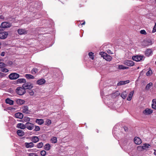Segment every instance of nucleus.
<instances>
[{
  "label": "nucleus",
  "instance_id": "obj_1",
  "mask_svg": "<svg viewBox=\"0 0 156 156\" xmlns=\"http://www.w3.org/2000/svg\"><path fill=\"white\" fill-rule=\"evenodd\" d=\"M101 57L107 61H110L112 59V57L103 52H100L99 53Z\"/></svg>",
  "mask_w": 156,
  "mask_h": 156
},
{
  "label": "nucleus",
  "instance_id": "obj_2",
  "mask_svg": "<svg viewBox=\"0 0 156 156\" xmlns=\"http://www.w3.org/2000/svg\"><path fill=\"white\" fill-rule=\"evenodd\" d=\"M53 75L51 76L52 78L55 79L57 77H58L59 76H60L62 75V73L60 70L56 68H54L53 69Z\"/></svg>",
  "mask_w": 156,
  "mask_h": 156
},
{
  "label": "nucleus",
  "instance_id": "obj_3",
  "mask_svg": "<svg viewBox=\"0 0 156 156\" xmlns=\"http://www.w3.org/2000/svg\"><path fill=\"white\" fill-rule=\"evenodd\" d=\"M16 91L17 94L20 95L24 94L26 91L23 87H18L16 89Z\"/></svg>",
  "mask_w": 156,
  "mask_h": 156
},
{
  "label": "nucleus",
  "instance_id": "obj_4",
  "mask_svg": "<svg viewBox=\"0 0 156 156\" xmlns=\"http://www.w3.org/2000/svg\"><path fill=\"white\" fill-rule=\"evenodd\" d=\"M142 41H141V44L142 46L145 47L151 45L152 43L151 40H142Z\"/></svg>",
  "mask_w": 156,
  "mask_h": 156
},
{
  "label": "nucleus",
  "instance_id": "obj_5",
  "mask_svg": "<svg viewBox=\"0 0 156 156\" xmlns=\"http://www.w3.org/2000/svg\"><path fill=\"white\" fill-rule=\"evenodd\" d=\"M9 78L11 80H16L20 77L19 74L16 73H12L9 76Z\"/></svg>",
  "mask_w": 156,
  "mask_h": 156
},
{
  "label": "nucleus",
  "instance_id": "obj_6",
  "mask_svg": "<svg viewBox=\"0 0 156 156\" xmlns=\"http://www.w3.org/2000/svg\"><path fill=\"white\" fill-rule=\"evenodd\" d=\"M132 58L134 61H135L136 62H139L141 60H144V57L143 56L136 55L133 56Z\"/></svg>",
  "mask_w": 156,
  "mask_h": 156
},
{
  "label": "nucleus",
  "instance_id": "obj_7",
  "mask_svg": "<svg viewBox=\"0 0 156 156\" xmlns=\"http://www.w3.org/2000/svg\"><path fill=\"white\" fill-rule=\"evenodd\" d=\"M1 26L3 28H9L12 26V23L10 22H2L1 24Z\"/></svg>",
  "mask_w": 156,
  "mask_h": 156
},
{
  "label": "nucleus",
  "instance_id": "obj_8",
  "mask_svg": "<svg viewBox=\"0 0 156 156\" xmlns=\"http://www.w3.org/2000/svg\"><path fill=\"white\" fill-rule=\"evenodd\" d=\"M22 87L25 90L27 89H30L33 88V86L30 83H24L22 85Z\"/></svg>",
  "mask_w": 156,
  "mask_h": 156
},
{
  "label": "nucleus",
  "instance_id": "obj_9",
  "mask_svg": "<svg viewBox=\"0 0 156 156\" xmlns=\"http://www.w3.org/2000/svg\"><path fill=\"white\" fill-rule=\"evenodd\" d=\"M153 111L150 108H147L143 111V113L145 115H149L152 113Z\"/></svg>",
  "mask_w": 156,
  "mask_h": 156
},
{
  "label": "nucleus",
  "instance_id": "obj_10",
  "mask_svg": "<svg viewBox=\"0 0 156 156\" xmlns=\"http://www.w3.org/2000/svg\"><path fill=\"white\" fill-rule=\"evenodd\" d=\"M26 128L29 130H32L34 128V124L33 123L27 122L25 124Z\"/></svg>",
  "mask_w": 156,
  "mask_h": 156
},
{
  "label": "nucleus",
  "instance_id": "obj_11",
  "mask_svg": "<svg viewBox=\"0 0 156 156\" xmlns=\"http://www.w3.org/2000/svg\"><path fill=\"white\" fill-rule=\"evenodd\" d=\"M7 32L4 31L0 33V39H5L8 35Z\"/></svg>",
  "mask_w": 156,
  "mask_h": 156
},
{
  "label": "nucleus",
  "instance_id": "obj_12",
  "mask_svg": "<svg viewBox=\"0 0 156 156\" xmlns=\"http://www.w3.org/2000/svg\"><path fill=\"white\" fill-rule=\"evenodd\" d=\"M124 64L128 66H133L134 65V62L131 60H126L125 61Z\"/></svg>",
  "mask_w": 156,
  "mask_h": 156
},
{
  "label": "nucleus",
  "instance_id": "obj_13",
  "mask_svg": "<svg viewBox=\"0 0 156 156\" xmlns=\"http://www.w3.org/2000/svg\"><path fill=\"white\" fill-rule=\"evenodd\" d=\"M18 33L20 35L27 34V31L24 29H20L18 30Z\"/></svg>",
  "mask_w": 156,
  "mask_h": 156
},
{
  "label": "nucleus",
  "instance_id": "obj_14",
  "mask_svg": "<svg viewBox=\"0 0 156 156\" xmlns=\"http://www.w3.org/2000/svg\"><path fill=\"white\" fill-rule=\"evenodd\" d=\"M22 112L26 114H29V111L28 107L27 106H24L22 108Z\"/></svg>",
  "mask_w": 156,
  "mask_h": 156
},
{
  "label": "nucleus",
  "instance_id": "obj_15",
  "mask_svg": "<svg viewBox=\"0 0 156 156\" xmlns=\"http://www.w3.org/2000/svg\"><path fill=\"white\" fill-rule=\"evenodd\" d=\"M51 86L50 89L51 90H53V93H54L55 91L58 89L57 88H55V84L54 83H50V85H49V86Z\"/></svg>",
  "mask_w": 156,
  "mask_h": 156
},
{
  "label": "nucleus",
  "instance_id": "obj_16",
  "mask_svg": "<svg viewBox=\"0 0 156 156\" xmlns=\"http://www.w3.org/2000/svg\"><path fill=\"white\" fill-rule=\"evenodd\" d=\"M134 140L135 144H140L142 143L141 139L138 137H135Z\"/></svg>",
  "mask_w": 156,
  "mask_h": 156
},
{
  "label": "nucleus",
  "instance_id": "obj_17",
  "mask_svg": "<svg viewBox=\"0 0 156 156\" xmlns=\"http://www.w3.org/2000/svg\"><path fill=\"white\" fill-rule=\"evenodd\" d=\"M152 51L151 49H147L145 51V54L147 56H149L152 54Z\"/></svg>",
  "mask_w": 156,
  "mask_h": 156
},
{
  "label": "nucleus",
  "instance_id": "obj_18",
  "mask_svg": "<svg viewBox=\"0 0 156 156\" xmlns=\"http://www.w3.org/2000/svg\"><path fill=\"white\" fill-rule=\"evenodd\" d=\"M16 103L18 105H22L24 104L25 101L20 99H16L15 100Z\"/></svg>",
  "mask_w": 156,
  "mask_h": 156
},
{
  "label": "nucleus",
  "instance_id": "obj_19",
  "mask_svg": "<svg viewBox=\"0 0 156 156\" xmlns=\"http://www.w3.org/2000/svg\"><path fill=\"white\" fill-rule=\"evenodd\" d=\"M142 147L144 151V150H147V149L151 147V145L148 144H142Z\"/></svg>",
  "mask_w": 156,
  "mask_h": 156
},
{
  "label": "nucleus",
  "instance_id": "obj_20",
  "mask_svg": "<svg viewBox=\"0 0 156 156\" xmlns=\"http://www.w3.org/2000/svg\"><path fill=\"white\" fill-rule=\"evenodd\" d=\"M25 145L27 148H30L34 147V144L32 142L29 143L26 142L25 143Z\"/></svg>",
  "mask_w": 156,
  "mask_h": 156
},
{
  "label": "nucleus",
  "instance_id": "obj_21",
  "mask_svg": "<svg viewBox=\"0 0 156 156\" xmlns=\"http://www.w3.org/2000/svg\"><path fill=\"white\" fill-rule=\"evenodd\" d=\"M15 116L17 118L22 119L23 116L22 113L21 112H17L15 114Z\"/></svg>",
  "mask_w": 156,
  "mask_h": 156
},
{
  "label": "nucleus",
  "instance_id": "obj_22",
  "mask_svg": "<svg viewBox=\"0 0 156 156\" xmlns=\"http://www.w3.org/2000/svg\"><path fill=\"white\" fill-rule=\"evenodd\" d=\"M46 81L44 79H41L40 80H38L37 81V84L39 85H41L44 84L45 83Z\"/></svg>",
  "mask_w": 156,
  "mask_h": 156
},
{
  "label": "nucleus",
  "instance_id": "obj_23",
  "mask_svg": "<svg viewBox=\"0 0 156 156\" xmlns=\"http://www.w3.org/2000/svg\"><path fill=\"white\" fill-rule=\"evenodd\" d=\"M16 127L19 129H24L26 128L25 124L24 125L22 123H19L17 124Z\"/></svg>",
  "mask_w": 156,
  "mask_h": 156
},
{
  "label": "nucleus",
  "instance_id": "obj_24",
  "mask_svg": "<svg viewBox=\"0 0 156 156\" xmlns=\"http://www.w3.org/2000/svg\"><path fill=\"white\" fill-rule=\"evenodd\" d=\"M31 140L33 143H36L39 141V138L37 136H33L31 137Z\"/></svg>",
  "mask_w": 156,
  "mask_h": 156
},
{
  "label": "nucleus",
  "instance_id": "obj_25",
  "mask_svg": "<svg viewBox=\"0 0 156 156\" xmlns=\"http://www.w3.org/2000/svg\"><path fill=\"white\" fill-rule=\"evenodd\" d=\"M129 81L127 80L126 81H121L119 82L117 84L118 86H120L121 85H124L129 83Z\"/></svg>",
  "mask_w": 156,
  "mask_h": 156
},
{
  "label": "nucleus",
  "instance_id": "obj_26",
  "mask_svg": "<svg viewBox=\"0 0 156 156\" xmlns=\"http://www.w3.org/2000/svg\"><path fill=\"white\" fill-rule=\"evenodd\" d=\"M151 107L152 108L156 110V99L152 100Z\"/></svg>",
  "mask_w": 156,
  "mask_h": 156
},
{
  "label": "nucleus",
  "instance_id": "obj_27",
  "mask_svg": "<svg viewBox=\"0 0 156 156\" xmlns=\"http://www.w3.org/2000/svg\"><path fill=\"white\" fill-rule=\"evenodd\" d=\"M17 133L18 136H22L24 135V133L23 131L21 129L18 130L17 131Z\"/></svg>",
  "mask_w": 156,
  "mask_h": 156
},
{
  "label": "nucleus",
  "instance_id": "obj_28",
  "mask_svg": "<svg viewBox=\"0 0 156 156\" xmlns=\"http://www.w3.org/2000/svg\"><path fill=\"white\" fill-rule=\"evenodd\" d=\"M16 82L17 83H25L26 82V80L25 79L20 78L17 80Z\"/></svg>",
  "mask_w": 156,
  "mask_h": 156
},
{
  "label": "nucleus",
  "instance_id": "obj_29",
  "mask_svg": "<svg viewBox=\"0 0 156 156\" xmlns=\"http://www.w3.org/2000/svg\"><path fill=\"white\" fill-rule=\"evenodd\" d=\"M35 122L39 125H41L44 123V121L42 119H36Z\"/></svg>",
  "mask_w": 156,
  "mask_h": 156
},
{
  "label": "nucleus",
  "instance_id": "obj_30",
  "mask_svg": "<svg viewBox=\"0 0 156 156\" xmlns=\"http://www.w3.org/2000/svg\"><path fill=\"white\" fill-rule=\"evenodd\" d=\"M5 102L6 103L9 104L10 105H13L14 103V101L13 100H11L9 98H7L6 99Z\"/></svg>",
  "mask_w": 156,
  "mask_h": 156
},
{
  "label": "nucleus",
  "instance_id": "obj_31",
  "mask_svg": "<svg viewBox=\"0 0 156 156\" xmlns=\"http://www.w3.org/2000/svg\"><path fill=\"white\" fill-rule=\"evenodd\" d=\"M134 93V91H133L130 92L129 95L128 97L127 98L128 101H130L131 100L132 97Z\"/></svg>",
  "mask_w": 156,
  "mask_h": 156
},
{
  "label": "nucleus",
  "instance_id": "obj_32",
  "mask_svg": "<svg viewBox=\"0 0 156 156\" xmlns=\"http://www.w3.org/2000/svg\"><path fill=\"white\" fill-rule=\"evenodd\" d=\"M153 86V83L151 82H150L148 83L145 87V89L146 90H148Z\"/></svg>",
  "mask_w": 156,
  "mask_h": 156
},
{
  "label": "nucleus",
  "instance_id": "obj_33",
  "mask_svg": "<svg viewBox=\"0 0 156 156\" xmlns=\"http://www.w3.org/2000/svg\"><path fill=\"white\" fill-rule=\"evenodd\" d=\"M25 77L28 79H34V76L29 74H26Z\"/></svg>",
  "mask_w": 156,
  "mask_h": 156
},
{
  "label": "nucleus",
  "instance_id": "obj_34",
  "mask_svg": "<svg viewBox=\"0 0 156 156\" xmlns=\"http://www.w3.org/2000/svg\"><path fill=\"white\" fill-rule=\"evenodd\" d=\"M127 95V93L126 91L123 92L121 95V97L123 99L126 98Z\"/></svg>",
  "mask_w": 156,
  "mask_h": 156
},
{
  "label": "nucleus",
  "instance_id": "obj_35",
  "mask_svg": "<svg viewBox=\"0 0 156 156\" xmlns=\"http://www.w3.org/2000/svg\"><path fill=\"white\" fill-rule=\"evenodd\" d=\"M128 68L129 67L125 66L122 65H119L118 66V69H125Z\"/></svg>",
  "mask_w": 156,
  "mask_h": 156
},
{
  "label": "nucleus",
  "instance_id": "obj_36",
  "mask_svg": "<svg viewBox=\"0 0 156 156\" xmlns=\"http://www.w3.org/2000/svg\"><path fill=\"white\" fill-rule=\"evenodd\" d=\"M51 141L52 143H56L57 141V138L55 137H53L51 138Z\"/></svg>",
  "mask_w": 156,
  "mask_h": 156
},
{
  "label": "nucleus",
  "instance_id": "obj_37",
  "mask_svg": "<svg viewBox=\"0 0 156 156\" xmlns=\"http://www.w3.org/2000/svg\"><path fill=\"white\" fill-rule=\"evenodd\" d=\"M88 55L89 57L91 58L93 60L94 58V53L91 52H90L89 53Z\"/></svg>",
  "mask_w": 156,
  "mask_h": 156
},
{
  "label": "nucleus",
  "instance_id": "obj_38",
  "mask_svg": "<svg viewBox=\"0 0 156 156\" xmlns=\"http://www.w3.org/2000/svg\"><path fill=\"white\" fill-rule=\"evenodd\" d=\"M38 72V69L37 68H33L32 71L31 72L32 74H36Z\"/></svg>",
  "mask_w": 156,
  "mask_h": 156
},
{
  "label": "nucleus",
  "instance_id": "obj_39",
  "mask_svg": "<svg viewBox=\"0 0 156 156\" xmlns=\"http://www.w3.org/2000/svg\"><path fill=\"white\" fill-rule=\"evenodd\" d=\"M43 146V143L41 142L37 144V147L38 148H40L42 147Z\"/></svg>",
  "mask_w": 156,
  "mask_h": 156
},
{
  "label": "nucleus",
  "instance_id": "obj_40",
  "mask_svg": "<svg viewBox=\"0 0 156 156\" xmlns=\"http://www.w3.org/2000/svg\"><path fill=\"white\" fill-rule=\"evenodd\" d=\"M152 74V71L151 69H150L146 73V75L147 76H149Z\"/></svg>",
  "mask_w": 156,
  "mask_h": 156
},
{
  "label": "nucleus",
  "instance_id": "obj_41",
  "mask_svg": "<svg viewBox=\"0 0 156 156\" xmlns=\"http://www.w3.org/2000/svg\"><path fill=\"white\" fill-rule=\"evenodd\" d=\"M137 149L138 151H144L142 147V145L139 146L137 147Z\"/></svg>",
  "mask_w": 156,
  "mask_h": 156
},
{
  "label": "nucleus",
  "instance_id": "obj_42",
  "mask_svg": "<svg viewBox=\"0 0 156 156\" xmlns=\"http://www.w3.org/2000/svg\"><path fill=\"white\" fill-rule=\"evenodd\" d=\"M46 154V152L45 151L42 150L41 151V154L42 156H45Z\"/></svg>",
  "mask_w": 156,
  "mask_h": 156
},
{
  "label": "nucleus",
  "instance_id": "obj_43",
  "mask_svg": "<svg viewBox=\"0 0 156 156\" xmlns=\"http://www.w3.org/2000/svg\"><path fill=\"white\" fill-rule=\"evenodd\" d=\"M6 65L3 62H0V68H3L6 66Z\"/></svg>",
  "mask_w": 156,
  "mask_h": 156
},
{
  "label": "nucleus",
  "instance_id": "obj_44",
  "mask_svg": "<svg viewBox=\"0 0 156 156\" xmlns=\"http://www.w3.org/2000/svg\"><path fill=\"white\" fill-rule=\"evenodd\" d=\"M1 71L5 73H7L9 72V70L6 68H3L2 69Z\"/></svg>",
  "mask_w": 156,
  "mask_h": 156
},
{
  "label": "nucleus",
  "instance_id": "obj_45",
  "mask_svg": "<svg viewBox=\"0 0 156 156\" xmlns=\"http://www.w3.org/2000/svg\"><path fill=\"white\" fill-rule=\"evenodd\" d=\"M45 150L48 151L49 150V144H47L44 147Z\"/></svg>",
  "mask_w": 156,
  "mask_h": 156
},
{
  "label": "nucleus",
  "instance_id": "obj_46",
  "mask_svg": "<svg viewBox=\"0 0 156 156\" xmlns=\"http://www.w3.org/2000/svg\"><path fill=\"white\" fill-rule=\"evenodd\" d=\"M29 156H38L36 153H30L28 154Z\"/></svg>",
  "mask_w": 156,
  "mask_h": 156
},
{
  "label": "nucleus",
  "instance_id": "obj_47",
  "mask_svg": "<svg viewBox=\"0 0 156 156\" xmlns=\"http://www.w3.org/2000/svg\"><path fill=\"white\" fill-rule=\"evenodd\" d=\"M28 92L30 95L32 96L34 94V92L32 90L30 89L28 90Z\"/></svg>",
  "mask_w": 156,
  "mask_h": 156
},
{
  "label": "nucleus",
  "instance_id": "obj_48",
  "mask_svg": "<svg viewBox=\"0 0 156 156\" xmlns=\"http://www.w3.org/2000/svg\"><path fill=\"white\" fill-rule=\"evenodd\" d=\"M40 128L39 126H35V128L34 129V130L35 131H38L40 130Z\"/></svg>",
  "mask_w": 156,
  "mask_h": 156
},
{
  "label": "nucleus",
  "instance_id": "obj_49",
  "mask_svg": "<svg viewBox=\"0 0 156 156\" xmlns=\"http://www.w3.org/2000/svg\"><path fill=\"white\" fill-rule=\"evenodd\" d=\"M140 33L146 35L147 34L145 30H142L140 31Z\"/></svg>",
  "mask_w": 156,
  "mask_h": 156
},
{
  "label": "nucleus",
  "instance_id": "obj_50",
  "mask_svg": "<svg viewBox=\"0 0 156 156\" xmlns=\"http://www.w3.org/2000/svg\"><path fill=\"white\" fill-rule=\"evenodd\" d=\"M50 22L51 25V27H54V23L53 21L49 19V23Z\"/></svg>",
  "mask_w": 156,
  "mask_h": 156
},
{
  "label": "nucleus",
  "instance_id": "obj_51",
  "mask_svg": "<svg viewBox=\"0 0 156 156\" xmlns=\"http://www.w3.org/2000/svg\"><path fill=\"white\" fill-rule=\"evenodd\" d=\"M156 32V23H155V25L153 28L152 32L154 33Z\"/></svg>",
  "mask_w": 156,
  "mask_h": 156
},
{
  "label": "nucleus",
  "instance_id": "obj_52",
  "mask_svg": "<svg viewBox=\"0 0 156 156\" xmlns=\"http://www.w3.org/2000/svg\"><path fill=\"white\" fill-rule=\"evenodd\" d=\"M24 120L27 122L29 121H30V118L27 117H25L24 118Z\"/></svg>",
  "mask_w": 156,
  "mask_h": 156
},
{
  "label": "nucleus",
  "instance_id": "obj_53",
  "mask_svg": "<svg viewBox=\"0 0 156 156\" xmlns=\"http://www.w3.org/2000/svg\"><path fill=\"white\" fill-rule=\"evenodd\" d=\"M5 76V74L2 73L0 72V77L2 78Z\"/></svg>",
  "mask_w": 156,
  "mask_h": 156
},
{
  "label": "nucleus",
  "instance_id": "obj_54",
  "mask_svg": "<svg viewBox=\"0 0 156 156\" xmlns=\"http://www.w3.org/2000/svg\"><path fill=\"white\" fill-rule=\"evenodd\" d=\"M123 129L124 130L125 132H127L128 130V128L126 126H124L123 127Z\"/></svg>",
  "mask_w": 156,
  "mask_h": 156
},
{
  "label": "nucleus",
  "instance_id": "obj_55",
  "mask_svg": "<svg viewBox=\"0 0 156 156\" xmlns=\"http://www.w3.org/2000/svg\"><path fill=\"white\" fill-rule=\"evenodd\" d=\"M107 52L108 54H113V53H112V52L110 50H107Z\"/></svg>",
  "mask_w": 156,
  "mask_h": 156
},
{
  "label": "nucleus",
  "instance_id": "obj_56",
  "mask_svg": "<svg viewBox=\"0 0 156 156\" xmlns=\"http://www.w3.org/2000/svg\"><path fill=\"white\" fill-rule=\"evenodd\" d=\"M4 29L1 26V25L0 26V31H2L4 30Z\"/></svg>",
  "mask_w": 156,
  "mask_h": 156
},
{
  "label": "nucleus",
  "instance_id": "obj_57",
  "mask_svg": "<svg viewBox=\"0 0 156 156\" xmlns=\"http://www.w3.org/2000/svg\"><path fill=\"white\" fill-rule=\"evenodd\" d=\"M5 52L4 51H3L1 53V55L2 56H3L5 55Z\"/></svg>",
  "mask_w": 156,
  "mask_h": 156
},
{
  "label": "nucleus",
  "instance_id": "obj_58",
  "mask_svg": "<svg viewBox=\"0 0 156 156\" xmlns=\"http://www.w3.org/2000/svg\"><path fill=\"white\" fill-rule=\"evenodd\" d=\"M4 16L2 15H0V19H2L4 20Z\"/></svg>",
  "mask_w": 156,
  "mask_h": 156
},
{
  "label": "nucleus",
  "instance_id": "obj_59",
  "mask_svg": "<svg viewBox=\"0 0 156 156\" xmlns=\"http://www.w3.org/2000/svg\"><path fill=\"white\" fill-rule=\"evenodd\" d=\"M82 6H83V5L81 4H80L78 5V6L79 8H80L82 7Z\"/></svg>",
  "mask_w": 156,
  "mask_h": 156
},
{
  "label": "nucleus",
  "instance_id": "obj_60",
  "mask_svg": "<svg viewBox=\"0 0 156 156\" xmlns=\"http://www.w3.org/2000/svg\"><path fill=\"white\" fill-rule=\"evenodd\" d=\"M101 96H102L103 95V91H101Z\"/></svg>",
  "mask_w": 156,
  "mask_h": 156
},
{
  "label": "nucleus",
  "instance_id": "obj_61",
  "mask_svg": "<svg viewBox=\"0 0 156 156\" xmlns=\"http://www.w3.org/2000/svg\"><path fill=\"white\" fill-rule=\"evenodd\" d=\"M53 69H49V70H50L51 71L53 72Z\"/></svg>",
  "mask_w": 156,
  "mask_h": 156
},
{
  "label": "nucleus",
  "instance_id": "obj_62",
  "mask_svg": "<svg viewBox=\"0 0 156 156\" xmlns=\"http://www.w3.org/2000/svg\"><path fill=\"white\" fill-rule=\"evenodd\" d=\"M85 24V22H83V23H82V25H84Z\"/></svg>",
  "mask_w": 156,
  "mask_h": 156
},
{
  "label": "nucleus",
  "instance_id": "obj_63",
  "mask_svg": "<svg viewBox=\"0 0 156 156\" xmlns=\"http://www.w3.org/2000/svg\"><path fill=\"white\" fill-rule=\"evenodd\" d=\"M13 109L14 110L15 109V108H11V109H10V110H13Z\"/></svg>",
  "mask_w": 156,
  "mask_h": 156
},
{
  "label": "nucleus",
  "instance_id": "obj_64",
  "mask_svg": "<svg viewBox=\"0 0 156 156\" xmlns=\"http://www.w3.org/2000/svg\"><path fill=\"white\" fill-rule=\"evenodd\" d=\"M154 154L155 155H156V150L155 151Z\"/></svg>",
  "mask_w": 156,
  "mask_h": 156
}]
</instances>
